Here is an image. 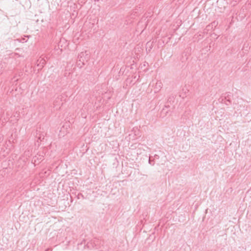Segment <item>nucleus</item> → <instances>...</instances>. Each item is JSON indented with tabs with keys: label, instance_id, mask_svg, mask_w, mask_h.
<instances>
[{
	"label": "nucleus",
	"instance_id": "1",
	"mask_svg": "<svg viewBox=\"0 0 251 251\" xmlns=\"http://www.w3.org/2000/svg\"><path fill=\"white\" fill-rule=\"evenodd\" d=\"M65 100V96L62 95L56 96L54 98L53 102L54 108L56 110L60 109Z\"/></svg>",
	"mask_w": 251,
	"mask_h": 251
},
{
	"label": "nucleus",
	"instance_id": "2",
	"mask_svg": "<svg viewBox=\"0 0 251 251\" xmlns=\"http://www.w3.org/2000/svg\"><path fill=\"white\" fill-rule=\"evenodd\" d=\"M47 127L44 126H43L42 127H40L37 130V134L39 135L37 142H42V141H43L45 136L47 135Z\"/></svg>",
	"mask_w": 251,
	"mask_h": 251
},
{
	"label": "nucleus",
	"instance_id": "3",
	"mask_svg": "<svg viewBox=\"0 0 251 251\" xmlns=\"http://www.w3.org/2000/svg\"><path fill=\"white\" fill-rule=\"evenodd\" d=\"M174 105H170V104L165 105V107L162 109L161 112V116L164 117L168 115L171 114V110L174 108Z\"/></svg>",
	"mask_w": 251,
	"mask_h": 251
},
{
	"label": "nucleus",
	"instance_id": "4",
	"mask_svg": "<svg viewBox=\"0 0 251 251\" xmlns=\"http://www.w3.org/2000/svg\"><path fill=\"white\" fill-rule=\"evenodd\" d=\"M90 55L86 51L80 52L78 55V59L79 61L85 64L89 59Z\"/></svg>",
	"mask_w": 251,
	"mask_h": 251
},
{
	"label": "nucleus",
	"instance_id": "5",
	"mask_svg": "<svg viewBox=\"0 0 251 251\" xmlns=\"http://www.w3.org/2000/svg\"><path fill=\"white\" fill-rule=\"evenodd\" d=\"M99 242H100V241L99 239H95L93 240H92L90 242L87 243L88 247V248L96 247V248H98Z\"/></svg>",
	"mask_w": 251,
	"mask_h": 251
},
{
	"label": "nucleus",
	"instance_id": "6",
	"mask_svg": "<svg viewBox=\"0 0 251 251\" xmlns=\"http://www.w3.org/2000/svg\"><path fill=\"white\" fill-rule=\"evenodd\" d=\"M46 64V60L44 58H40L37 61V66L39 67L38 71L41 70Z\"/></svg>",
	"mask_w": 251,
	"mask_h": 251
},
{
	"label": "nucleus",
	"instance_id": "7",
	"mask_svg": "<svg viewBox=\"0 0 251 251\" xmlns=\"http://www.w3.org/2000/svg\"><path fill=\"white\" fill-rule=\"evenodd\" d=\"M175 100V96L173 95L170 96L167 100V102L166 104H170V105L172 106V105L174 103Z\"/></svg>",
	"mask_w": 251,
	"mask_h": 251
},
{
	"label": "nucleus",
	"instance_id": "8",
	"mask_svg": "<svg viewBox=\"0 0 251 251\" xmlns=\"http://www.w3.org/2000/svg\"><path fill=\"white\" fill-rule=\"evenodd\" d=\"M162 85L163 84L160 81H157L155 84V89L158 91L162 88Z\"/></svg>",
	"mask_w": 251,
	"mask_h": 251
},
{
	"label": "nucleus",
	"instance_id": "9",
	"mask_svg": "<svg viewBox=\"0 0 251 251\" xmlns=\"http://www.w3.org/2000/svg\"><path fill=\"white\" fill-rule=\"evenodd\" d=\"M76 65L78 67H79V68H81L83 66V65H85V63L81 62L80 61H79V59H78L76 62Z\"/></svg>",
	"mask_w": 251,
	"mask_h": 251
},
{
	"label": "nucleus",
	"instance_id": "10",
	"mask_svg": "<svg viewBox=\"0 0 251 251\" xmlns=\"http://www.w3.org/2000/svg\"><path fill=\"white\" fill-rule=\"evenodd\" d=\"M149 164H150L151 165H154V161H151V160L150 158H149Z\"/></svg>",
	"mask_w": 251,
	"mask_h": 251
}]
</instances>
